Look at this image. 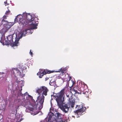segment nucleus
<instances>
[{
    "label": "nucleus",
    "instance_id": "obj_1",
    "mask_svg": "<svg viewBox=\"0 0 122 122\" xmlns=\"http://www.w3.org/2000/svg\"><path fill=\"white\" fill-rule=\"evenodd\" d=\"M14 33L12 35H10L7 36L6 39H5L4 35H3L1 37L0 41L1 43H3L5 45H9L12 46H17L18 44V41L17 40H15L14 42L13 41V37Z\"/></svg>",
    "mask_w": 122,
    "mask_h": 122
},
{
    "label": "nucleus",
    "instance_id": "obj_2",
    "mask_svg": "<svg viewBox=\"0 0 122 122\" xmlns=\"http://www.w3.org/2000/svg\"><path fill=\"white\" fill-rule=\"evenodd\" d=\"M44 98L45 97L43 95L40 97H38L36 102L34 103L33 106L34 108L36 109L38 107L39 109H41L43 107Z\"/></svg>",
    "mask_w": 122,
    "mask_h": 122
},
{
    "label": "nucleus",
    "instance_id": "obj_3",
    "mask_svg": "<svg viewBox=\"0 0 122 122\" xmlns=\"http://www.w3.org/2000/svg\"><path fill=\"white\" fill-rule=\"evenodd\" d=\"M76 108L77 110L74 111V112L75 114L77 116V117H78L82 115V113L85 112L86 108L85 107H84L83 105L81 104L80 105H76Z\"/></svg>",
    "mask_w": 122,
    "mask_h": 122
},
{
    "label": "nucleus",
    "instance_id": "obj_4",
    "mask_svg": "<svg viewBox=\"0 0 122 122\" xmlns=\"http://www.w3.org/2000/svg\"><path fill=\"white\" fill-rule=\"evenodd\" d=\"M64 89H63L60 92L57 93L55 97L57 102V105L63 102L64 97L63 96L64 94Z\"/></svg>",
    "mask_w": 122,
    "mask_h": 122
},
{
    "label": "nucleus",
    "instance_id": "obj_5",
    "mask_svg": "<svg viewBox=\"0 0 122 122\" xmlns=\"http://www.w3.org/2000/svg\"><path fill=\"white\" fill-rule=\"evenodd\" d=\"M25 70L23 69L22 67H19L13 69V72L15 75H19L22 77H23L25 75Z\"/></svg>",
    "mask_w": 122,
    "mask_h": 122
},
{
    "label": "nucleus",
    "instance_id": "obj_6",
    "mask_svg": "<svg viewBox=\"0 0 122 122\" xmlns=\"http://www.w3.org/2000/svg\"><path fill=\"white\" fill-rule=\"evenodd\" d=\"M58 106L63 112L65 113H67L70 107V106L68 104H65L63 102Z\"/></svg>",
    "mask_w": 122,
    "mask_h": 122
},
{
    "label": "nucleus",
    "instance_id": "obj_7",
    "mask_svg": "<svg viewBox=\"0 0 122 122\" xmlns=\"http://www.w3.org/2000/svg\"><path fill=\"white\" fill-rule=\"evenodd\" d=\"M55 116L57 119L56 122H65L68 121V117H66L65 119H62L63 115L60 113L58 112L55 114Z\"/></svg>",
    "mask_w": 122,
    "mask_h": 122
},
{
    "label": "nucleus",
    "instance_id": "obj_8",
    "mask_svg": "<svg viewBox=\"0 0 122 122\" xmlns=\"http://www.w3.org/2000/svg\"><path fill=\"white\" fill-rule=\"evenodd\" d=\"M66 95L67 97L69 98L68 101L71 107L73 108L75 104V101L72 97V94L71 92H69L67 93Z\"/></svg>",
    "mask_w": 122,
    "mask_h": 122
},
{
    "label": "nucleus",
    "instance_id": "obj_9",
    "mask_svg": "<svg viewBox=\"0 0 122 122\" xmlns=\"http://www.w3.org/2000/svg\"><path fill=\"white\" fill-rule=\"evenodd\" d=\"M38 22L35 21V19L33 18L29 22H28V25H30L31 29H35L37 28V26Z\"/></svg>",
    "mask_w": 122,
    "mask_h": 122
},
{
    "label": "nucleus",
    "instance_id": "obj_10",
    "mask_svg": "<svg viewBox=\"0 0 122 122\" xmlns=\"http://www.w3.org/2000/svg\"><path fill=\"white\" fill-rule=\"evenodd\" d=\"M53 71H50L46 70V71L44 70V71H41L40 72H38L37 73V75H39V77L40 78H41L44 75L48 73L49 74L52 73Z\"/></svg>",
    "mask_w": 122,
    "mask_h": 122
},
{
    "label": "nucleus",
    "instance_id": "obj_11",
    "mask_svg": "<svg viewBox=\"0 0 122 122\" xmlns=\"http://www.w3.org/2000/svg\"><path fill=\"white\" fill-rule=\"evenodd\" d=\"M19 22L24 26H27L28 25V22L26 20V19H24L23 17L22 16V17H21L20 19H19Z\"/></svg>",
    "mask_w": 122,
    "mask_h": 122
},
{
    "label": "nucleus",
    "instance_id": "obj_12",
    "mask_svg": "<svg viewBox=\"0 0 122 122\" xmlns=\"http://www.w3.org/2000/svg\"><path fill=\"white\" fill-rule=\"evenodd\" d=\"M42 90L43 93L42 96H43L44 95L45 96H46L47 95V92L48 91L47 88L44 86H42Z\"/></svg>",
    "mask_w": 122,
    "mask_h": 122
},
{
    "label": "nucleus",
    "instance_id": "obj_13",
    "mask_svg": "<svg viewBox=\"0 0 122 122\" xmlns=\"http://www.w3.org/2000/svg\"><path fill=\"white\" fill-rule=\"evenodd\" d=\"M26 20L28 22H29L32 19H33V18H32V16L31 15L29 14H26Z\"/></svg>",
    "mask_w": 122,
    "mask_h": 122
},
{
    "label": "nucleus",
    "instance_id": "obj_14",
    "mask_svg": "<svg viewBox=\"0 0 122 122\" xmlns=\"http://www.w3.org/2000/svg\"><path fill=\"white\" fill-rule=\"evenodd\" d=\"M79 85H81L82 88H83L84 89L86 90L87 88V85L83 82H81L80 83Z\"/></svg>",
    "mask_w": 122,
    "mask_h": 122
},
{
    "label": "nucleus",
    "instance_id": "obj_15",
    "mask_svg": "<svg viewBox=\"0 0 122 122\" xmlns=\"http://www.w3.org/2000/svg\"><path fill=\"white\" fill-rule=\"evenodd\" d=\"M66 69L65 68H61L58 71H56V72H61L62 73V76L63 75V74H64L66 72Z\"/></svg>",
    "mask_w": 122,
    "mask_h": 122
},
{
    "label": "nucleus",
    "instance_id": "obj_16",
    "mask_svg": "<svg viewBox=\"0 0 122 122\" xmlns=\"http://www.w3.org/2000/svg\"><path fill=\"white\" fill-rule=\"evenodd\" d=\"M80 94H83L84 95V96L86 97H88V92L87 91H84L83 92H80Z\"/></svg>",
    "mask_w": 122,
    "mask_h": 122
},
{
    "label": "nucleus",
    "instance_id": "obj_17",
    "mask_svg": "<svg viewBox=\"0 0 122 122\" xmlns=\"http://www.w3.org/2000/svg\"><path fill=\"white\" fill-rule=\"evenodd\" d=\"M28 30V29H25V30H24L20 37V38H22L23 36H25L26 34H27V31Z\"/></svg>",
    "mask_w": 122,
    "mask_h": 122
},
{
    "label": "nucleus",
    "instance_id": "obj_18",
    "mask_svg": "<svg viewBox=\"0 0 122 122\" xmlns=\"http://www.w3.org/2000/svg\"><path fill=\"white\" fill-rule=\"evenodd\" d=\"M49 84L51 86H54V87H56V82L55 81H52L51 80L49 83Z\"/></svg>",
    "mask_w": 122,
    "mask_h": 122
},
{
    "label": "nucleus",
    "instance_id": "obj_19",
    "mask_svg": "<svg viewBox=\"0 0 122 122\" xmlns=\"http://www.w3.org/2000/svg\"><path fill=\"white\" fill-rule=\"evenodd\" d=\"M73 90L76 93H77L78 94L80 93V92H78V91H79L78 89V87L77 86H76L73 88Z\"/></svg>",
    "mask_w": 122,
    "mask_h": 122
},
{
    "label": "nucleus",
    "instance_id": "obj_20",
    "mask_svg": "<svg viewBox=\"0 0 122 122\" xmlns=\"http://www.w3.org/2000/svg\"><path fill=\"white\" fill-rule=\"evenodd\" d=\"M21 17H22V16L21 15H18L17 17H15V21H17L18 20L19 21V19L21 18Z\"/></svg>",
    "mask_w": 122,
    "mask_h": 122
},
{
    "label": "nucleus",
    "instance_id": "obj_21",
    "mask_svg": "<svg viewBox=\"0 0 122 122\" xmlns=\"http://www.w3.org/2000/svg\"><path fill=\"white\" fill-rule=\"evenodd\" d=\"M36 92L38 93V94L40 95V94L42 92V87H41V88L38 89L36 91Z\"/></svg>",
    "mask_w": 122,
    "mask_h": 122
},
{
    "label": "nucleus",
    "instance_id": "obj_22",
    "mask_svg": "<svg viewBox=\"0 0 122 122\" xmlns=\"http://www.w3.org/2000/svg\"><path fill=\"white\" fill-rule=\"evenodd\" d=\"M3 116L2 115L0 114V122H3Z\"/></svg>",
    "mask_w": 122,
    "mask_h": 122
},
{
    "label": "nucleus",
    "instance_id": "obj_23",
    "mask_svg": "<svg viewBox=\"0 0 122 122\" xmlns=\"http://www.w3.org/2000/svg\"><path fill=\"white\" fill-rule=\"evenodd\" d=\"M49 117L51 118L54 115V114L52 112H50L49 114Z\"/></svg>",
    "mask_w": 122,
    "mask_h": 122
},
{
    "label": "nucleus",
    "instance_id": "obj_24",
    "mask_svg": "<svg viewBox=\"0 0 122 122\" xmlns=\"http://www.w3.org/2000/svg\"><path fill=\"white\" fill-rule=\"evenodd\" d=\"M10 13V11L9 10H8V11H6L5 13V14L7 15H8Z\"/></svg>",
    "mask_w": 122,
    "mask_h": 122
},
{
    "label": "nucleus",
    "instance_id": "obj_25",
    "mask_svg": "<svg viewBox=\"0 0 122 122\" xmlns=\"http://www.w3.org/2000/svg\"><path fill=\"white\" fill-rule=\"evenodd\" d=\"M5 19H3L2 20H1V23L2 24H3V22H5H5H8V21H5Z\"/></svg>",
    "mask_w": 122,
    "mask_h": 122
},
{
    "label": "nucleus",
    "instance_id": "obj_26",
    "mask_svg": "<svg viewBox=\"0 0 122 122\" xmlns=\"http://www.w3.org/2000/svg\"><path fill=\"white\" fill-rule=\"evenodd\" d=\"M4 3L5 4V6L8 5H9V4L7 3V0L5 1Z\"/></svg>",
    "mask_w": 122,
    "mask_h": 122
},
{
    "label": "nucleus",
    "instance_id": "obj_27",
    "mask_svg": "<svg viewBox=\"0 0 122 122\" xmlns=\"http://www.w3.org/2000/svg\"><path fill=\"white\" fill-rule=\"evenodd\" d=\"M67 78H69V79L68 80H66L67 81H69L71 79V77L70 76H68L67 77Z\"/></svg>",
    "mask_w": 122,
    "mask_h": 122
},
{
    "label": "nucleus",
    "instance_id": "obj_28",
    "mask_svg": "<svg viewBox=\"0 0 122 122\" xmlns=\"http://www.w3.org/2000/svg\"><path fill=\"white\" fill-rule=\"evenodd\" d=\"M19 105H18L16 107V112H17L18 109L19 108Z\"/></svg>",
    "mask_w": 122,
    "mask_h": 122
},
{
    "label": "nucleus",
    "instance_id": "obj_29",
    "mask_svg": "<svg viewBox=\"0 0 122 122\" xmlns=\"http://www.w3.org/2000/svg\"><path fill=\"white\" fill-rule=\"evenodd\" d=\"M7 16L5 15H4L3 17V19H6L7 18Z\"/></svg>",
    "mask_w": 122,
    "mask_h": 122
},
{
    "label": "nucleus",
    "instance_id": "obj_30",
    "mask_svg": "<svg viewBox=\"0 0 122 122\" xmlns=\"http://www.w3.org/2000/svg\"><path fill=\"white\" fill-rule=\"evenodd\" d=\"M30 54L31 55V56H32L33 53L31 51V50H30Z\"/></svg>",
    "mask_w": 122,
    "mask_h": 122
},
{
    "label": "nucleus",
    "instance_id": "obj_31",
    "mask_svg": "<svg viewBox=\"0 0 122 122\" xmlns=\"http://www.w3.org/2000/svg\"><path fill=\"white\" fill-rule=\"evenodd\" d=\"M66 117H65V116L63 115V117H62V119H65L66 118Z\"/></svg>",
    "mask_w": 122,
    "mask_h": 122
},
{
    "label": "nucleus",
    "instance_id": "obj_32",
    "mask_svg": "<svg viewBox=\"0 0 122 122\" xmlns=\"http://www.w3.org/2000/svg\"><path fill=\"white\" fill-rule=\"evenodd\" d=\"M46 120H44L43 122V121H41L40 122H46Z\"/></svg>",
    "mask_w": 122,
    "mask_h": 122
},
{
    "label": "nucleus",
    "instance_id": "obj_33",
    "mask_svg": "<svg viewBox=\"0 0 122 122\" xmlns=\"http://www.w3.org/2000/svg\"><path fill=\"white\" fill-rule=\"evenodd\" d=\"M22 86H21V89L20 90V92H21V91L22 90Z\"/></svg>",
    "mask_w": 122,
    "mask_h": 122
},
{
    "label": "nucleus",
    "instance_id": "obj_34",
    "mask_svg": "<svg viewBox=\"0 0 122 122\" xmlns=\"http://www.w3.org/2000/svg\"><path fill=\"white\" fill-rule=\"evenodd\" d=\"M72 117H73L75 118V117L74 116H72Z\"/></svg>",
    "mask_w": 122,
    "mask_h": 122
},
{
    "label": "nucleus",
    "instance_id": "obj_35",
    "mask_svg": "<svg viewBox=\"0 0 122 122\" xmlns=\"http://www.w3.org/2000/svg\"><path fill=\"white\" fill-rule=\"evenodd\" d=\"M2 74H4V72H2Z\"/></svg>",
    "mask_w": 122,
    "mask_h": 122
}]
</instances>
